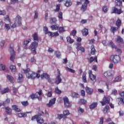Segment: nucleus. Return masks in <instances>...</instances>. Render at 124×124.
Segmentation results:
<instances>
[{
	"mask_svg": "<svg viewBox=\"0 0 124 124\" xmlns=\"http://www.w3.org/2000/svg\"><path fill=\"white\" fill-rule=\"evenodd\" d=\"M21 72L26 74V78L28 79H32V80H34V79H35V73L34 72L31 71L30 68H27L25 70L22 69L21 70Z\"/></svg>",
	"mask_w": 124,
	"mask_h": 124,
	"instance_id": "1",
	"label": "nucleus"
},
{
	"mask_svg": "<svg viewBox=\"0 0 124 124\" xmlns=\"http://www.w3.org/2000/svg\"><path fill=\"white\" fill-rule=\"evenodd\" d=\"M21 21H22V19L21 18V16H20L19 15L17 16L15 18V22L14 24L12 23H11L10 24V26L12 29H14L15 28H16L17 26H20L22 23L21 22Z\"/></svg>",
	"mask_w": 124,
	"mask_h": 124,
	"instance_id": "2",
	"label": "nucleus"
},
{
	"mask_svg": "<svg viewBox=\"0 0 124 124\" xmlns=\"http://www.w3.org/2000/svg\"><path fill=\"white\" fill-rule=\"evenodd\" d=\"M9 51H10L11 57H10V61L14 62V60L15 59V51H14V46L13 44H11L9 48Z\"/></svg>",
	"mask_w": 124,
	"mask_h": 124,
	"instance_id": "3",
	"label": "nucleus"
},
{
	"mask_svg": "<svg viewBox=\"0 0 124 124\" xmlns=\"http://www.w3.org/2000/svg\"><path fill=\"white\" fill-rule=\"evenodd\" d=\"M110 60L111 62L113 63H118L121 62V58L118 55H112L110 57Z\"/></svg>",
	"mask_w": 124,
	"mask_h": 124,
	"instance_id": "4",
	"label": "nucleus"
},
{
	"mask_svg": "<svg viewBox=\"0 0 124 124\" xmlns=\"http://www.w3.org/2000/svg\"><path fill=\"white\" fill-rule=\"evenodd\" d=\"M83 0L84 1V3L82 5L80 9L82 12H85L86 10H87V8H88V4L90 3V1L89 0Z\"/></svg>",
	"mask_w": 124,
	"mask_h": 124,
	"instance_id": "5",
	"label": "nucleus"
},
{
	"mask_svg": "<svg viewBox=\"0 0 124 124\" xmlns=\"http://www.w3.org/2000/svg\"><path fill=\"white\" fill-rule=\"evenodd\" d=\"M88 74L91 81H92V82L93 83H95V82H96V76L93 74V72L92 70L89 71Z\"/></svg>",
	"mask_w": 124,
	"mask_h": 124,
	"instance_id": "6",
	"label": "nucleus"
},
{
	"mask_svg": "<svg viewBox=\"0 0 124 124\" xmlns=\"http://www.w3.org/2000/svg\"><path fill=\"white\" fill-rule=\"evenodd\" d=\"M63 100L64 101V105L66 108H70V107H71L72 105L71 104L70 102H69V99H68L67 97H64Z\"/></svg>",
	"mask_w": 124,
	"mask_h": 124,
	"instance_id": "7",
	"label": "nucleus"
},
{
	"mask_svg": "<svg viewBox=\"0 0 124 124\" xmlns=\"http://www.w3.org/2000/svg\"><path fill=\"white\" fill-rule=\"evenodd\" d=\"M102 106H104L106 104H109L110 103V97L108 96H104L103 98V101L101 102Z\"/></svg>",
	"mask_w": 124,
	"mask_h": 124,
	"instance_id": "8",
	"label": "nucleus"
},
{
	"mask_svg": "<svg viewBox=\"0 0 124 124\" xmlns=\"http://www.w3.org/2000/svg\"><path fill=\"white\" fill-rule=\"evenodd\" d=\"M38 46V42L34 41L31 43L29 46V49L30 50H33V49H36Z\"/></svg>",
	"mask_w": 124,
	"mask_h": 124,
	"instance_id": "9",
	"label": "nucleus"
},
{
	"mask_svg": "<svg viewBox=\"0 0 124 124\" xmlns=\"http://www.w3.org/2000/svg\"><path fill=\"white\" fill-rule=\"evenodd\" d=\"M61 82H62V78H61V72H59V75L57 76L54 83H55L56 85H59V84H60Z\"/></svg>",
	"mask_w": 124,
	"mask_h": 124,
	"instance_id": "10",
	"label": "nucleus"
},
{
	"mask_svg": "<svg viewBox=\"0 0 124 124\" xmlns=\"http://www.w3.org/2000/svg\"><path fill=\"white\" fill-rule=\"evenodd\" d=\"M115 5L117 7H119L120 9H122V7H123V1L121 0H115Z\"/></svg>",
	"mask_w": 124,
	"mask_h": 124,
	"instance_id": "11",
	"label": "nucleus"
},
{
	"mask_svg": "<svg viewBox=\"0 0 124 124\" xmlns=\"http://www.w3.org/2000/svg\"><path fill=\"white\" fill-rule=\"evenodd\" d=\"M56 103V98H53L49 100V102L48 104H46L47 107H51L52 105H54Z\"/></svg>",
	"mask_w": 124,
	"mask_h": 124,
	"instance_id": "12",
	"label": "nucleus"
},
{
	"mask_svg": "<svg viewBox=\"0 0 124 124\" xmlns=\"http://www.w3.org/2000/svg\"><path fill=\"white\" fill-rule=\"evenodd\" d=\"M32 37L33 38V41H36V42H39V39H38V34L37 33L35 32L32 35Z\"/></svg>",
	"mask_w": 124,
	"mask_h": 124,
	"instance_id": "13",
	"label": "nucleus"
},
{
	"mask_svg": "<svg viewBox=\"0 0 124 124\" xmlns=\"http://www.w3.org/2000/svg\"><path fill=\"white\" fill-rule=\"evenodd\" d=\"M113 13H117V14H121L123 13V11H122V9H118V8L116 7H113L112 8Z\"/></svg>",
	"mask_w": 124,
	"mask_h": 124,
	"instance_id": "14",
	"label": "nucleus"
},
{
	"mask_svg": "<svg viewBox=\"0 0 124 124\" xmlns=\"http://www.w3.org/2000/svg\"><path fill=\"white\" fill-rule=\"evenodd\" d=\"M86 90V92L88 93V94H89V95H91V94H93V89L86 86L85 88Z\"/></svg>",
	"mask_w": 124,
	"mask_h": 124,
	"instance_id": "15",
	"label": "nucleus"
},
{
	"mask_svg": "<svg viewBox=\"0 0 124 124\" xmlns=\"http://www.w3.org/2000/svg\"><path fill=\"white\" fill-rule=\"evenodd\" d=\"M115 40L117 43L124 44V39H122V37L120 36H117V38L115 39Z\"/></svg>",
	"mask_w": 124,
	"mask_h": 124,
	"instance_id": "16",
	"label": "nucleus"
},
{
	"mask_svg": "<svg viewBox=\"0 0 124 124\" xmlns=\"http://www.w3.org/2000/svg\"><path fill=\"white\" fill-rule=\"evenodd\" d=\"M43 31L45 34H48V35H52V32L48 31V28H47L46 26H44L43 27Z\"/></svg>",
	"mask_w": 124,
	"mask_h": 124,
	"instance_id": "17",
	"label": "nucleus"
},
{
	"mask_svg": "<svg viewBox=\"0 0 124 124\" xmlns=\"http://www.w3.org/2000/svg\"><path fill=\"white\" fill-rule=\"evenodd\" d=\"M118 104L120 105H124V97H118L117 98Z\"/></svg>",
	"mask_w": 124,
	"mask_h": 124,
	"instance_id": "18",
	"label": "nucleus"
},
{
	"mask_svg": "<svg viewBox=\"0 0 124 124\" xmlns=\"http://www.w3.org/2000/svg\"><path fill=\"white\" fill-rule=\"evenodd\" d=\"M41 79H44L45 78L46 80H48L50 78V76L47 73H43L42 75H41Z\"/></svg>",
	"mask_w": 124,
	"mask_h": 124,
	"instance_id": "19",
	"label": "nucleus"
},
{
	"mask_svg": "<svg viewBox=\"0 0 124 124\" xmlns=\"http://www.w3.org/2000/svg\"><path fill=\"white\" fill-rule=\"evenodd\" d=\"M12 108L13 110H14L16 112H21V109L18 107L17 105L12 106Z\"/></svg>",
	"mask_w": 124,
	"mask_h": 124,
	"instance_id": "20",
	"label": "nucleus"
},
{
	"mask_svg": "<svg viewBox=\"0 0 124 124\" xmlns=\"http://www.w3.org/2000/svg\"><path fill=\"white\" fill-rule=\"evenodd\" d=\"M6 78L11 83H14V78L11 75H7L6 76Z\"/></svg>",
	"mask_w": 124,
	"mask_h": 124,
	"instance_id": "21",
	"label": "nucleus"
},
{
	"mask_svg": "<svg viewBox=\"0 0 124 124\" xmlns=\"http://www.w3.org/2000/svg\"><path fill=\"white\" fill-rule=\"evenodd\" d=\"M71 96L73 98H78L79 97V94L77 93L72 92Z\"/></svg>",
	"mask_w": 124,
	"mask_h": 124,
	"instance_id": "22",
	"label": "nucleus"
},
{
	"mask_svg": "<svg viewBox=\"0 0 124 124\" xmlns=\"http://www.w3.org/2000/svg\"><path fill=\"white\" fill-rule=\"evenodd\" d=\"M65 6L66 7H69V6H71L72 5V2L70 0H66L65 3H64Z\"/></svg>",
	"mask_w": 124,
	"mask_h": 124,
	"instance_id": "23",
	"label": "nucleus"
},
{
	"mask_svg": "<svg viewBox=\"0 0 124 124\" xmlns=\"http://www.w3.org/2000/svg\"><path fill=\"white\" fill-rule=\"evenodd\" d=\"M41 116H42L41 113H38V115L32 116L31 120V121H34V120H36V121H37L38 119H40Z\"/></svg>",
	"mask_w": 124,
	"mask_h": 124,
	"instance_id": "24",
	"label": "nucleus"
},
{
	"mask_svg": "<svg viewBox=\"0 0 124 124\" xmlns=\"http://www.w3.org/2000/svg\"><path fill=\"white\" fill-rule=\"evenodd\" d=\"M5 112L8 115H11V114H12V109H11L9 107H6Z\"/></svg>",
	"mask_w": 124,
	"mask_h": 124,
	"instance_id": "25",
	"label": "nucleus"
},
{
	"mask_svg": "<svg viewBox=\"0 0 124 124\" xmlns=\"http://www.w3.org/2000/svg\"><path fill=\"white\" fill-rule=\"evenodd\" d=\"M82 33L83 35H85L86 36H87V35L89 34V30H88V29L87 28H85L82 30Z\"/></svg>",
	"mask_w": 124,
	"mask_h": 124,
	"instance_id": "26",
	"label": "nucleus"
},
{
	"mask_svg": "<svg viewBox=\"0 0 124 124\" xmlns=\"http://www.w3.org/2000/svg\"><path fill=\"white\" fill-rule=\"evenodd\" d=\"M95 52H96V50H95V48H94V46L92 45L91 47V55H94L95 54Z\"/></svg>",
	"mask_w": 124,
	"mask_h": 124,
	"instance_id": "27",
	"label": "nucleus"
},
{
	"mask_svg": "<svg viewBox=\"0 0 124 124\" xmlns=\"http://www.w3.org/2000/svg\"><path fill=\"white\" fill-rule=\"evenodd\" d=\"M59 25L56 24L51 26L50 28L52 31H58V30H59Z\"/></svg>",
	"mask_w": 124,
	"mask_h": 124,
	"instance_id": "28",
	"label": "nucleus"
},
{
	"mask_svg": "<svg viewBox=\"0 0 124 124\" xmlns=\"http://www.w3.org/2000/svg\"><path fill=\"white\" fill-rule=\"evenodd\" d=\"M67 42L69 43L70 44H72L74 42V40L70 37V36H68L66 37Z\"/></svg>",
	"mask_w": 124,
	"mask_h": 124,
	"instance_id": "29",
	"label": "nucleus"
},
{
	"mask_svg": "<svg viewBox=\"0 0 124 124\" xmlns=\"http://www.w3.org/2000/svg\"><path fill=\"white\" fill-rule=\"evenodd\" d=\"M122 81V76H118L115 79L113 80V82H121Z\"/></svg>",
	"mask_w": 124,
	"mask_h": 124,
	"instance_id": "30",
	"label": "nucleus"
},
{
	"mask_svg": "<svg viewBox=\"0 0 124 124\" xmlns=\"http://www.w3.org/2000/svg\"><path fill=\"white\" fill-rule=\"evenodd\" d=\"M9 92V88L8 87L5 88L3 90L0 92V93L1 94H4V93H8Z\"/></svg>",
	"mask_w": 124,
	"mask_h": 124,
	"instance_id": "31",
	"label": "nucleus"
},
{
	"mask_svg": "<svg viewBox=\"0 0 124 124\" xmlns=\"http://www.w3.org/2000/svg\"><path fill=\"white\" fill-rule=\"evenodd\" d=\"M118 31V27H111L110 28V31L113 34H115V32Z\"/></svg>",
	"mask_w": 124,
	"mask_h": 124,
	"instance_id": "32",
	"label": "nucleus"
},
{
	"mask_svg": "<svg viewBox=\"0 0 124 124\" xmlns=\"http://www.w3.org/2000/svg\"><path fill=\"white\" fill-rule=\"evenodd\" d=\"M10 69L13 73L16 72V66L15 65H12L10 66Z\"/></svg>",
	"mask_w": 124,
	"mask_h": 124,
	"instance_id": "33",
	"label": "nucleus"
},
{
	"mask_svg": "<svg viewBox=\"0 0 124 124\" xmlns=\"http://www.w3.org/2000/svg\"><path fill=\"white\" fill-rule=\"evenodd\" d=\"M104 76L105 77H109L112 76V73H111V72L108 71L104 73Z\"/></svg>",
	"mask_w": 124,
	"mask_h": 124,
	"instance_id": "34",
	"label": "nucleus"
},
{
	"mask_svg": "<svg viewBox=\"0 0 124 124\" xmlns=\"http://www.w3.org/2000/svg\"><path fill=\"white\" fill-rule=\"evenodd\" d=\"M93 61H95L96 62H97V57H95L93 59V57H91L89 59L90 63H92Z\"/></svg>",
	"mask_w": 124,
	"mask_h": 124,
	"instance_id": "35",
	"label": "nucleus"
},
{
	"mask_svg": "<svg viewBox=\"0 0 124 124\" xmlns=\"http://www.w3.org/2000/svg\"><path fill=\"white\" fill-rule=\"evenodd\" d=\"M49 22L51 24H55L57 22V18L56 17H51L49 19Z\"/></svg>",
	"mask_w": 124,
	"mask_h": 124,
	"instance_id": "36",
	"label": "nucleus"
},
{
	"mask_svg": "<svg viewBox=\"0 0 124 124\" xmlns=\"http://www.w3.org/2000/svg\"><path fill=\"white\" fill-rule=\"evenodd\" d=\"M22 80H23V75H22V74H19L18 78H17V82H18V83H20L22 82Z\"/></svg>",
	"mask_w": 124,
	"mask_h": 124,
	"instance_id": "37",
	"label": "nucleus"
},
{
	"mask_svg": "<svg viewBox=\"0 0 124 124\" xmlns=\"http://www.w3.org/2000/svg\"><path fill=\"white\" fill-rule=\"evenodd\" d=\"M55 93H57V94H61V93H62V91H61V90L59 89V87H58V86H57L55 88Z\"/></svg>",
	"mask_w": 124,
	"mask_h": 124,
	"instance_id": "38",
	"label": "nucleus"
},
{
	"mask_svg": "<svg viewBox=\"0 0 124 124\" xmlns=\"http://www.w3.org/2000/svg\"><path fill=\"white\" fill-rule=\"evenodd\" d=\"M61 10V4L56 5V8L54 10V11L55 12H59Z\"/></svg>",
	"mask_w": 124,
	"mask_h": 124,
	"instance_id": "39",
	"label": "nucleus"
},
{
	"mask_svg": "<svg viewBox=\"0 0 124 124\" xmlns=\"http://www.w3.org/2000/svg\"><path fill=\"white\" fill-rule=\"evenodd\" d=\"M27 116V114L23 113H19L18 114V117L19 118H26Z\"/></svg>",
	"mask_w": 124,
	"mask_h": 124,
	"instance_id": "40",
	"label": "nucleus"
},
{
	"mask_svg": "<svg viewBox=\"0 0 124 124\" xmlns=\"http://www.w3.org/2000/svg\"><path fill=\"white\" fill-rule=\"evenodd\" d=\"M6 69V66L4 64H0V70L4 71V70H5Z\"/></svg>",
	"mask_w": 124,
	"mask_h": 124,
	"instance_id": "41",
	"label": "nucleus"
},
{
	"mask_svg": "<svg viewBox=\"0 0 124 124\" xmlns=\"http://www.w3.org/2000/svg\"><path fill=\"white\" fill-rule=\"evenodd\" d=\"M97 106V103H93L90 106V109H93Z\"/></svg>",
	"mask_w": 124,
	"mask_h": 124,
	"instance_id": "42",
	"label": "nucleus"
},
{
	"mask_svg": "<svg viewBox=\"0 0 124 124\" xmlns=\"http://www.w3.org/2000/svg\"><path fill=\"white\" fill-rule=\"evenodd\" d=\"M31 41V38L28 39V40H24V45L25 46H27L28 44H29Z\"/></svg>",
	"mask_w": 124,
	"mask_h": 124,
	"instance_id": "43",
	"label": "nucleus"
},
{
	"mask_svg": "<svg viewBox=\"0 0 124 124\" xmlns=\"http://www.w3.org/2000/svg\"><path fill=\"white\" fill-rule=\"evenodd\" d=\"M79 104H86L87 101L84 99H80L79 101Z\"/></svg>",
	"mask_w": 124,
	"mask_h": 124,
	"instance_id": "44",
	"label": "nucleus"
},
{
	"mask_svg": "<svg viewBox=\"0 0 124 124\" xmlns=\"http://www.w3.org/2000/svg\"><path fill=\"white\" fill-rule=\"evenodd\" d=\"M66 70L67 71H69V72H71V73H75V70H74L71 68H70L68 67H66Z\"/></svg>",
	"mask_w": 124,
	"mask_h": 124,
	"instance_id": "45",
	"label": "nucleus"
},
{
	"mask_svg": "<svg viewBox=\"0 0 124 124\" xmlns=\"http://www.w3.org/2000/svg\"><path fill=\"white\" fill-rule=\"evenodd\" d=\"M110 108V107H109V106L107 105L105 106V107L104 108V110H103V112L105 114H106V113H107L108 109Z\"/></svg>",
	"mask_w": 124,
	"mask_h": 124,
	"instance_id": "46",
	"label": "nucleus"
},
{
	"mask_svg": "<svg viewBox=\"0 0 124 124\" xmlns=\"http://www.w3.org/2000/svg\"><path fill=\"white\" fill-rule=\"evenodd\" d=\"M82 79L84 83H87V77L86 76V74H83Z\"/></svg>",
	"mask_w": 124,
	"mask_h": 124,
	"instance_id": "47",
	"label": "nucleus"
},
{
	"mask_svg": "<svg viewBox=\"0 0 124 124\" xmlns=\"http://www.w3.org/2000/svg\"><path fill=\"white\" fill-rule=\"evenodd\" d=\"M116 25L117 27H121L122 25V21L120 19H118L116 22Z\"/></svg>",
	"mask_w": 124,
	"mask_h": 124,
	"instance_id": "48",
	"label": "nucleus"
},
{
	"mask_svg": "<svg viewBox=\"0 0 124 124\" xmlns=\"http://www.w3.org/2000/svg\"><path fill=\"white\" fill-rule=\"evenodd\" d=\"M111 94L112 95H117V94H118V91H117L116 89L112 90L111 92Z\"/></svg>",
	"mask_w": 124,
	"mask_h": 124,
	"instance_id": "49",
	"label": "nucleus"
},
{
	"mask_svg": "<svg viewBox=\"0 0 124 124\" xmlns=\"http://www.w3.org/2000/svg\"><path fill=\"white\" fill-rule=\"evenodd\" d=\"M36 96H37V94L36 93H32L30 95V97L31 99H34V98H36Z\"/></svg>",
	"mask_w": 124,
	"mask_h": 124,
	"instance_id": "50",
	"label": "nucleus"
},
{
	"mask_svg": "<svg viewBox=\"0 0 124 124\" xmlns=\"http://www.w3.org/2000/svg\"><path fill=\"white\" fill-rule=\"evenodd\" d=\"M37 122L38 124H43L44 120H43V118H39L37 120Z\"/></svg>",
	"mask_w": 124,
	"mask_h": 124,
	"instance_id": "51",
	"label": "nucleus"
},
{
	"mask_svg": "<svg viewBox=\"0 0 124 124\" xmlns=\"http://www.w3.org/2000/svg\"><path fill=\"white\" fill-rule=\"evenodd\" d=\"M49 36L54 37V36H59V32L58 31L53 33L52 32L51 35H49Z\"/></svg>",
	"mask_w": 124,
	"mask_h": 124,
	"instance_id": "52",
	"label": "nucleus"
},
{
	"mask_svg": "<svg viewBox=\"0 0 124 124\" xmlns=\"http://www.w3.org/2000/svg\"><path fill=\"white\" fill-rule=\"evenodd\" d=\"M55 55H56L57 58H60L62 54H61V52L59 51H57L55 52Z\"/></svg>",
	"mask_w": 124,
	"mask_h": 124,
	"instance_id": "53",
	"label": "nucleus"
},
{
	"mask_svg": "<svg viewBox=\"0 0 124 124\" xmlns=\"http://www.w3.org/2000/svg\"><path fill=\"white\" fill-rule=\"evenodd\" d=\"M21 104L24 107L28 106V105H29V102L28 101H22L21 102Z\"/></svg>",
	"mask_w": 124,
	"mask_h": 124,
	"instance_id": "54",
	"label": "nucleus"
},
{
	"mask_svg": "<svg viewBox=\"0 0 124 124\" xmlns=\"http://www.w3.org/2000/svg\"><path fill=\"white\" fill-rule=\"evenodd\" d=\"M102 10L104 12H105V13H106V12L108 11V7L106 6H104L102 8Z\"/></svg>",
	"mask_w": 124,
	"mask_h": 124,
	"instance_id": "55",
	"label": "nucleus"
},
{
	"mask_svg": "<svg viewBox=\"0 0 124 124\" xmlns=\"http://www.w3.org/2000/svg\"><path fill=\"white\" fill-rule=\"evenodd\" d=\"M59 31L60 33H61V32H64V31H65V30H64V28L62 27H60L59 29Z\"/></svg>",
	"mask_w": 124,
	"mask_h": 124,
	"instance_id": "56",
	"label": "nucleus"
},
{
	"mask_svg": "<svg viewBox=\"0 0 124 124\" xmlns=\"http://www.w3.org/2000/svg\"><path fill=\"white\" fill-rule=\"evenodd\" d=\"M78 51H80V52H82V53L85 52V48L83 46H80V48H79L78 49H77Z\"/></svg>",
	"mask_w": 124,
	"mask_h": 124,
	"instance_id": "57",
	"label": "nucleus"
},
{
	"mask_svg": "<svg viewBox=\"0 0 124 124\" xmlns=\"http://www.w3.org/2000/svg\"><path fill=\"white\" fill-rule=\"evenodd\" d=\"M109 45H110L111 48H116V46H115V44H114V43H113V41H111L109 43Z\"/></svg>",
	"mask_w": 124,
	"mask_h": 124,
	"instance_id": "58",
	"label": "nucleus"
},
{
	"mask_svg": "<svg viewBox=\"0 0 124 124\" xmlns=\"http://www.w3.org/2000/svg\"><path fill=\"white\" fill-rule=\"evenodd\" d=\"M58 17L59 18V19H62V12H59L58 13Z\"/></svg>",
	"mask_w": 124,
	"mask_h": 124,
	"instance_id": "59",
	"label": "nucleus"
},
{
	"mask_svg": "<svg viewBox=\"0 0 124 124\" xmlns=\"http://www.w3.org/2000/svg\"><path fill=\"white\" fill-rule=\"evenodd\" d=\"M69 114H70V113H69V110H64L63 111V114L64 116L65 117V116H68V115H69Z\"/></svg>",
	"mask_w": 124,
	"mask_h": 124,
	"instance_id": "60",
	"label": "nucleus"
},
{
	"mask_svg": "<svg viewBox=\"0 0 124 124\" xmlns=\"http://www.w3.org/2000/svg\"><path fill=\"white\" fill-rule=\"evenodd\" d=\"M52 94H53V92H52V91H50L47 93L46 95L47 97H52Z\"/></svg>",
	"mask_w": 124,
	"mask_h": 124,
	"instance_id": "61",
	"label": "nucleus"
},
{
	"mask_svg": "<svg viewBox=\"0 0 124 124\" xmlns=\"http://www.w3.org/2000/svg\"><path fill=\"white\" fill-rule=\"evenodd\" d=\"M57 118L59 120H61L62 119V118H64V115L63 114H58Z\"/></svg>",
	"mask_w": 124,
	"mask_h": 124,
	"instance_id": "62",
	"label": "nucleus"
},
{
	"mask_svg": "<svg viewBox=\"0 0 124 124\" xmlns=\"http://www.w3.org/2000/svg\"><path fill=\"white\" fill-rule=\"evenodd\" d=\"M76 33H77V31L76 30H73L71 32V35H73V36H75V35H76Z\"/></svg>",
	"mask_w": 124,
	"mask_h": 124,
	"instance_id": "63",
	"label": "nucleus"
},
{
	"mask_svg": "<svg viewBox=\"0 0 124 124\" xmlns=\"http://www.w3.org/2000/svg\"><path fill=\"white\" fill-rule=\"evenodd\" d=\"M76 49L78 50V49H79V48H80V47H81L82 46H81V43H77L76 44Z\"/></svg>",
	"mask_w": 124,
	"mask_h": 124,
	"instance_id": "64",
	"label": "nucleus"
}]
</instances>
